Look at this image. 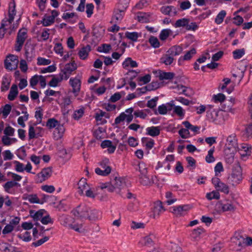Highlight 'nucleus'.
<instances>
[{
  "label": "nucleus",
  "mask_w": 252,
  "mask_h": 252,
  "mask_svg": "<svg viewBox=\"0 0 252 252\" xmlns=\"http://www.w3.org/2000/svg\"><path fill=\"white\" fill-rule=\"evenodd\" d=\"M243 179L242 170L239 163L235 164L232 169V172L228 178V182L233 186L240 183Z\"/></svg>",
  "instance_id": "f257e3e1"
},
{
  "label": "nucleus",
  "mask_w": 252,
  "mask_h": 252,
  "mask_svg": "<svg viewBox=\"0 0 252 252\" xmlns=\"http://www.w3.org/2000/svg\"><path fill=\"white\" fill-rule=\"evenodd\" d=\"M125 0H119L117 8L114 11V14L112 18V22L117 23L123 18L125 11L127 7V2H125V5L121 6Z\"/></svg>",
  "instance_id": "f03ea898"
},
{
  "label": "nucleus",
  "mask_w": 252,
  "mask_h": 252,
  "mask_svg": "<svg viewBox=\"0 0 252 252\" xmlns=\"http://www.w3.org/2000/svg\"><path fill=\"white\" fill-rule=\"evenodd\" d=\"M90 211L89 207L85 204H81L73 209L71 213L77 219L83 220L87 219Z\"/></svg>",
  "instance_id": "7ed1b4c3"
},
{
  "label": "nucleus",
  "mask_w": 252,
  "mask_h": 252,
  "mask_svg": "<svg viewBox=\"0 0 252 252\" xmlns=\"http://www.w3.org/2000/svg\"><path fill=\"white\" fill-rule=\"evenodd\" d=\"M224 112L221 110L213 109L207 112V117L215 124L220 125L224 122Z\"/></svg>",
  "instance_id": "20e7f679"
},
{
  "label": "nucleus",
  "mask_w": 252,
  "mask_h": 252,
  "mask_svg": "<svg viewBox=\"0 0 252 252\" xmlns=\"http://www.w3.org/2000/svg\"><path fill=\"white\" fill-rule=\"evenodd\" d=\"M224 148L225 151L227 150L232 152H236L237 150L238 144L235 133H232L227 137Z\"/></svg>",
  "instance_id": "39448f33"
},
{
  "label": "nucleus",
  "mask_w": 252,
  "mask_h": 252,
  "mask_svg": "<svg viewBox=\"0 0 252 252\" xmlns=\"http://www.w3.org/2000/svg\"><path fill=\"white\" fill-rule=\"evenodd\" d=\"M27 37V30L22 28L19 30L16 37L15 50L19 52L21 50L23 45Z\"/></svg>",
  "instance_id": "423d86ee"
},
{
  "label": "nucleus",
  "mask_w": 252,
  "mask_h": 252,
  "mask_svg": "<svg viewBox=\"0 0 252 252\" xmlns=\"http://www.w3.org/2000/svg\"><path fill=\"white\" fill-rule=\"evenodd\" d=\"M139 182L143 186H152L153 185V181H150V178L147 176V169L145 167V165L140 164L139 165Z\"/></svg>",
  "instance_id": "0eeeda50"
},
{
  "label": "nucleus",
  "mask_w": 252,
  "mask_h": 252,
  "mask_svg": "<svg viewBox=\"0 0 252 252\" xmlns=\"http://www.w3.org/2000/svg\"><path fill=\"white\" fill-rule=\"evenodd\" d=\"M18 63V57L10 54L7 56L6 59L4 60V67L6 69L12 71L17 68Z\"/></svg>",
  "instance_id": "6e6552de"
},
{
  "label": "nucleus",
  "mask_w": 252,
  "mask_h": 252,
  "mask_svg": "<svg viewBox=\"0 0 252 252\" xmlns=\"http://www.w3.org/2000/svg\"><path fill=\"white\" fill-rule=\"evenodd\" d=\"M244 237L239 234H235L231 238V245L234 251H239L244 247Z\"/></svg>",
  "instance_id": "1a4fd4ad"
},
{
  "label": "nucleus",
  "mask_w": 252,
  "mask_h": 252,
  "mask_svg": "<svg viewBox=\"0 0 252 252\" xmlns=\"http://www.w3.org/2000/svg\"><path fill=\"white\" fill-rule=\"evenodd\" d=\"M116 189V193L120 194L122 191L124 190V189H126V184L125 179L122 177H115L114 180L112 181Z\"/></svg>",
  "instance_id": "9d476101"
},
{
  "label": "nucleus",
  "mask_w": 252,
  "mask_h": 252,
  "mask_svg": "<svg viewBox=\"0 0 252 252\" xmlns=\"http://www.w3.org/2000/svg\"><path fill=\"white\" fill-rule=\"evenodd\" d=\"M156 240V235L154 233H150L148 235L142 238L139 243L143 246L150 247L154 246Z\"/></svg>",
  "instance_id": "9b49d317"
},
{
  "label": "nucleus",
  "mask_w": 252,
  "mask_h": 252,
  "mask_svg": "<svg viewBox=\"0 0 252 252\" xmlns=\"http://www.w3.org/2000/svg\"><path fill=\"white\" fill-rule=\"evenodd\" d=\"M161 12L164 15L174 16L177 14L176 8L172 5L163 6L160 8Z\"/></svg>",
  "instance_id": "f8f14e48"
},
{
  "label": "nucleus",
  "mask_w": 252,
  "mask_h": 252,
  "mask_svg": "<svg viewBox=\"0 0 252 252\" xmlns=\"http://www.w3.org/2000/svg\"><path fill=\"white\" fill-rule=\"evenodd\" d=\"M69 83L71 87H72V92L74 94L75 96H77L78 94V93L80 91L81 87V81L79 79L75 78H70Z\"/></svg>",
  "instance_id": "ddd939ff"
},
{
  "label": "nucleus",
  "mask_w": 252,
  "mask_h": 252,
  "mask_svg": "<svg viewBox=\"0 0 252 252\" xmlns=\"http://www.w3.org/2000/svg\"><path fill=\"white\" fill-rule=\"evenodd\" d=\"M165 211L162 204V202L160 201H158L154 204L153 208V217L156 219L158 217L161 213Z\"/></svg>",
  "instance_id": "4468645a"
},
{
  "label": "nucleus",
  "mask_w": 252,
  "mask_h": 252,
  "mask_svg": "<svg viewBox=\"0 0 252 252\" xmlns=\"http://www.w3.org/2000/svg\"><path fill=\"white\" fill-rule=\"evenodd\" d=\"M189 19L187 18L180 19L176 21L174 26L175 28L186 27L187 30H191V29L194 28L191 27L190 25H189Z\"/></svg>",
  "instance_id": "2eb2a0df"
},
{
  "label": "nucleus",
  "mask_w": 252,
  "mask_h": 252,
  "mask_svg": "<svg viewBox=\"0 0 252 252\" xmlns=\"http://www.w3.org/2000/svg\"><path fill=\"white\" fill-rule=\"evenodd\" d=\"M183 51L182 47L179 45H175L170 48L166 52L169 55L172 56L173 58L174 56H178L181 54Z\"/></svg>",
  "instance_id": "dca6fc26"
},
{
  "label": "nucleus",
  "mask_w": 252,
  "mask_h": 252,
  "mask_svg": "<svg viewBox=\"0 0 252 252\" xmlns=\"http://www.w3.org/2000/svg\"><path fill=\"white\" fill-rule=\"evenodd\" d=\"M64 130L65 128L63 125L60 124L58 125V126L55 128L53 132L54 138L56 140H58L62 138Z\"/></svg>",
  "instance_id": "f3484780"
},
{
  "label": "nucleus",
  "mask_w": 252,
  "mask_h": 252,
  "mask_svg": "<svg viewBox=\"0 0 252 252\" xmlns=\"http://www.w3.org/2000/svg\"><path fill=\"white\" fill-rule=\"evenodd\" d=\"M204 232V229L200 227L193 229L190 235L191 240L194 241H198L200 239L201 235Z\"/></svg>",
  "instance_id": "a211bd4d"
},
{
  "label": "nucleus",
  "mask_w": 252,
  "mask_h": 252,
  "mask_svg": "<svg viewBox=\"0 0 252 252\" xmlns=\"http://www.w3.org/2000/svg\"><path fill=\"white\" fill-rule=\"evenodd\" d=\"M46 211L44 209H40L37 212L34 210H30V216L33 218L34 221L41 220Z\"/></svg>",
  "instance_id": "6ab92c4d"
},
{
  "label": "nucleus",
  "mask_w": 252,
  "mask_h": 252,
  "mask_svg": "<svg viewBox=\"0 0 252 252\" xmlns=\"http://www.w3.org/2000/svg\"><path fill=\"white\" fill-rule=\"evenodd\" d=\"M16 4L15 1L13 0L12 3H11L9 5V12H8V17L9 18L8 20L6 21H8L10 24H11L14 18V16L16 14V10H15Z\"/></svg>",
  "instance_id": "aec40b11"
},
{
  "label": "nucleus",
  "mask_w": 252,
  "mask_h": 252,
  "mask_svg": "<svg viewBox=\"0 0 252 252\" xmlns=\"http://www.w3.org/2000/svg\"><path fill=\"white\" fill-rule=\"evenodd\" d=\"M100 218L101 213L100 211L95 209H90V211L89 212L88 217H87V219H88L90 220L95 221L99 219Z\"/></svg>",
  "instance_id": "412c9836"
},
{
  "label": "nucleus",
  "mask_w": 252,
  "mask_h": 252,
  "mask_svg": "<svg viewBox=\"0 0 252 252\" xmlns=\"http://www.w3.org/2000/svg\"><path fill=\"white\" fill-rule=\"evenodd\" d=\"M190 209L188 205H180L173 207L172 212L176 215H181L184 212L187 211Z\"/></svg>",
  "instance_id": "4be33fe9"
},
{
  "label": "nucleus",
  "mask_w": 252,
  "mask_h": 252,
  "mask_svg": "<svg viewBox=\"0 0 252 252\" xmlns=\"http://www.w3.org/2000/svg\"><path fill=\"white\" fill-rule=\"evenodd\" d=\"M160 128L159 126H151L146 128V134L153 137L157 136L160 134Z\"/></svg>",
  "instance_id": "5701e85b"
},
{
  "label": "nucleus",
  "mask_w": 252,
  "mask_h": 252,
  "mask_svg": "<svg viewBox=\"0 0 252 252\" xmlns=\"http://www.w3.org/2000/svg\"><path fill=\"white\" fill-rule=\"evenodd\" d=\"M20 184L16 182L13 181H8L5 183L3 186L5 192L12 193L11 189L15 187H19Z\"/></svg>",
  "instance_id": "b1692460"
},
{
  "label": "nucleus",
  "mask_w": 252,
  "mask_h": 252,
  "mask_svg": "<svg viewBox=\"0 0 252 252\" xmlns=\"http://www.w3.org/2000/svg\"><path fill=\"white\" fill-rule=\"evenodd\" d=\"M52 174V169L51 167H48L43 169L38 174V177L41 176L43 180H45L51 177Z\"/></svg>",
  "instance_id": "393cba45"
},
{
  "label": "nucleus",
  "mask_w": 252,
  "mask_h": 252,
  "mask_svg": "<svg viewBox=\"0 0 252 252\" xmlns=\"http://www.w3.org/2000/svg\"><path fill=\"white\" fill-rule=\"evenodd\" d=\"M217 205L219 208H221L223 212H234L235 210V207L231 203L226 202L224 204L220 203Z\"/></svg>",
  "instance_id": "a878e982"
},
{
  "label": "nucleus",
  "mask_w": 252,
  "mask_h": 252,
  "mask_svg": "<svg viewBox=\"0 0 252 252\" xmlns=\"http://www.w3.org/2000/svg\"><path fill=\"white\" fill-rule=\"evenodd\" d=\"M18 94V90L17 86L16 84H13L10 88L7 98L9 100L12 101L15 99Z\"/></svg>",
  "instance_id": "bb28decb"
},
{
  "label": "nucleus",
  "mask_w": 252,
  "mask_h": 252,
  "mask_svg": "<svg viewBox=\"0 0 252 252\" xmlns=\"http://www.w3.org/2000/svg\"><path fill=\"white\" fill-rule=\"evenodd\" d=\"M137 19L141 23H149L151 21V14L149 13H139Z\"/></svg>",
  "instance_id": "cd10ccee"
},
{
  "label": "nucleus",
  "mask_w": 252,
  "mask_h": 252,
  "mask_svg": "<svg viewBox=\"0 0 252 252\" xmlns=\"http://www.w3.org/2000/svg\"><path fill=\"white\" fill-rule=\"evenodd\" d=\"M99 187L101 189H107V191L110 192H116V189L113 185L112 182L111 183L106 182L104 183H100L99 185Z\"/></svg>",
  "instance_id": "c85d7f7f"
},
{
  "label": "nucleus",
  "mask_w": 252,
  "mask_h": 252,
  "mask_svg": "<svg viewBox=\"0 0 252 252\" xmlns=\"http://www.w3.org/2000/svg\"><path fill=\"white\" fill-rule=\"evenodd\" d=\"M78 192L80 194H83L84 190L88 189V185L86 179L82 178L78 183Z\"/></svg>",
  "instance_id": "c756f323"
},
{
  "label": "nucleus",
  "mask_w": 252,
  "mask_h": 252,
  "mask_svg": "<svg viewBox=\"0 0 252 252\" xmlns=\"http://www.w3.org/2000/svg\"><path fill=\"white\" fill-rule=\"evenodd\" d=\"M196 54V50L192 48L190 50L188 51L183 57H180L178 60L179 64H180L181 62L185 60H190L193 55Z\"/></svg>",
  "instance_id": "7c9ffc66"
},
{
  "label": "nucleus",
  "mask_w": 252,
  "mask_h": 252,
  "mask_svg": "<svg viewBox=\"0 0 252 252\" xmlns=\"http://www.w3.org/2000/svg\"><path fill=\"white\" fill-rule=\"evenodd\" d=\"M91 50V46L87 45L86 47H84L78 52V55L80 58L82 60H85L88 56L89 52Z\"/></svg>",
  "instance_id": "2f4dec72"
},
{
  "label": "nucleus",
  "mask_w": 252,
  "mask_h": 252,
  "mask_svg": "<svg viewBox=\"0 0 252 252\" xmlns=\"http://www.w3.org/2000/svg\"><path fill=\"white\" fill-rule=\"evenodd\" d=\"M10 84V80L7 76H3L1 81L0 89L1 92L8 90Z\"/></svg>",
  "instance_id": "473e14b6"
},
{
  "label": "nucleus",
  "mask_w": 252,
  "mask_h": 252,
  "mask_svg": "<svg viewBox=\"0 0 252 252\" xmlns=\"http://www.w3.org/2000/svg\"><path fill=\"white\" fill-rule=\"evenodd\" d=\"M59 220L62 224L65 226H68L70 225L71 221V217L66 215H63L59 217Z\"/></svg>",
  "instance_id": "72a5a7b5"
},
{
  "label": "nucleus",
  "mask_w": 252,
  "mask_h": 252,
  "mask_svg": "<svg viewBox=\"0 0 252 252\" xmlns=\"http://www.w3.org/2000/svg\"><path fill=\"white\" fill-rule=\"evenodd\" d=\"M160 63H164L165 65H170L174 61V58L168 55L167 52L165 54L163 55L160 59Z\"/></svg>",
  "instance_id": "f704fd0d"
},
{
  "label": "nucleus",
  "mask_w": 252,
  "mask_h": 252,
  "mask_svg": "<svg viewBox=\"0 0 252 252\" xmlns=\"http://www.w3.org/2000/svg\"><path fill=\"white\" fill-rule=\"evenodd\" d=\"M122 65L124 68H126L129 66H130L131 67H137L138 64L136 61H133L131 58H127L123 63Z\"/></svg>",
  "instance_id": "c9c22d12"
},
{
  "label": "nucleus",
  "mask_w": 252,
  "mask_h": 252,
  "mask_svg": "<svg viewBox=\"0 0 252 252\" xmlns=\"http://www.w3.org/2000/svg\"><path fill=\"white\" fill-rule=\"evenodd\" d=\"M175 76L173 72H161L159 73L158 77L160 80H171Z\"/></svg>",
  "instance_id": "e433bc0d"
},
{
  "label": "nucleus",
  "mask_w": 252,
  "mask_h": 252,
  "mask_svg": "<svg viewBox=\"0 0 252 252\" xmlns=\"http://www.w3.org/2000/svg\"><path fill=\"white\" fill-rule=\"evenodd\" d=\"M168 111V106L166 104H162L158 107V110L155 109L154 113L156 115L159 114L160 115H165Z\"/></svg>",
  "instance_id": "4c0bfd02"
},
{
  "label": "nucleus",
  "mask_w": 252,
  "mask_h": 252,
  "mask_svg": "<svg viewBox=\"0 0 252 252\" xmlns=\"http://www.w3.org/2000/svg\"><path fill=\"white\" fill-rule=\"evenodd\" d=\"M126 37L132 41L136 42L140 34L137 32H127L125 33Z\"/></svg>",
  "instance_id": "58836bf2"
},
{
  "label": "nucleus",
  "mask_w": 252,
  "mask_h": 252,
  "mask_svg": "<svg viewBox=\"0 0 252 252\" xmlns=\"http://www.w3.org/2000/svg\"><path fill=\"white\" fill-rule=\"evenodd\" d=\"M60 123L54 118L49 119L46 123V126L49 128H56Z\"/></svg>",
  "instance_id": "ea45409f"
},
{
  "label": "nucleus",
  "mask_w": 252,
  "mask_h": 252,
  "mask_svg": "<svg viewBox=\"0 0 252 252\" xmlns=\"http://www.w3.org/2000/svg\"><path fill=\"white\" fill-rule=\"evenodd\" d=\"M111 171V167H107V168L103 170L100 168H96L95 169V173L99 175L106 176L110 173Z\"/></svg>",
  "instance_id": "a19ab883"
},
{
  "label": "nucleus",
  "mask_w": 252,
  "mask_h": 252,
  "mask_svg": "<svg viewBox=\"0 0 252 252\" xmlns=\"http://www.w3.org/2000/svg\"><path fill=\"white\" fill-rule=\"evenodd\" d=\"M172 32V31L169 29L162 30L160 32L159 37L160 40L164 41L168 38V37Z\"/></svg>",
  "instance_id": "79ce46f5"
},
{
  "label": "nucleus",
  "mask_w": 252,
  "mask_h": 252,
  "mask_svg": "<svg viewBox=\"0 0 252 252\" xmlns=\"http://www.w3.org/2000/svg\"><path fill=\"white\" fill-rule=\"evenodd\" d=\"M216 189L218 190L223 192L226 194H228L229 192L228 186L226 184H224L222 182L220 183V184L217 187Z\"/></svg>",
  "instance_id": "37998d69"
},
{
  "label": "nucleus",
  "mask_w": 252,
  "mask_h": 252,
  "mask_svg": "<svg viewBox=\"0 0 252 252\" xmlns=\"http://www.w3.org/2000/svg\"><path fill=\"white\" fill-rule=\"evenodd\" d=\"M149 42L151 46L154 48H158L160 46V43L157 37L151 36L149 39Z\"/></svg>",
  "instance_id": "c03bdc74"
},
{
  "label": "nucleus",
  "mask_w": 252,
  "mask_h": 252,
  "mask_svg": "<svg viewBox=\"0 0 252 252\" xmlns=\"http://www.w3.org/2000/svg\"><path fill=\"white\" fill-rule=\"evenodd\" d=\"M55 20L53 16H48L44 18L41 21V23L45 27L48 26L54 23Z\"/></svg>",
  "instance_id": "a18cd8bd"
},
{
  "label": "nucleus",
  "mask_w": 252,
  "mask_h": 252,
  "mask_svg": "<svg viewBox=\"0 0 252 252\" xmlns=\"http://www.w3.org/2000/svg\"><path fill=\"white\" fill-rule=\"evenodd\" d=\"M124 190L122 191L120 195L123 198H127L128 199L135 198V195L131 193L127 189H124Z\"/></svg>",
  "instance_id": "49530a36"
},
{
  "label": "nucleus",
  "mask_w": 252,
  "mask_h": 252,
  "mask_svg": "<svg viewBox=\"0 0 252 252\" xmlns=\"http://www.w3.org/2000/svg\"><path fill=\"white\" fill-rule=\"evenodd\" d=\"M104 117L105 118L109 119L110 115L108 113H107L102 110H99V112L95 113V118L96 121H100L102 120V118Z\"/></svg>",
  "instance_id": "de8ad7c7"
},
{
  "label": "nucleus",
  "mask_w": 252,
  "mask_h": 252,
  "mask_svg": "<svg viewBox=\"0 0 252 252\" xmlns=\"http://www.w3.org/2000/svg\"><path fill=\"white\" fill-rule=\"evenodd\" d=\"M158 100V97L156 96L154 98L148 101L147 103V106L151 109L155 110V108L157 106V101Z\"/></svg>",
  "instance_id": "09e8293b"
},
{
  "label": "nucleus",
  "mask_w": 252,
  "mask_h": 252,
  "mask_svg": "<svg viewBox=\"0 0 252 252\" xmlns=\"http://www.w3.org/2000/svg\"><path fill=\"white\" fill-rule=\"evenodd\" d=\"M17 237L25 242H29L31 240L32 237L31 236L30 232L26 231L24 233L19 234Z\"/></svg>",
  "instance_id": "8fccbe9b"
},
{
  "label": "nucleus",
  "mask_w": 252,
  "mask_h": 252,
  "mask_svg": "<svg viewBox=\"0 0 252 252\" xmlns=\"http://www.w3.org/2000/svg\"><path fill=\"white\" fill-rule=\"evenodd\" d=\"M226 13L224 10H221L215 19V22L217 24H221L224 18L225 17Z\"/></svg>",
  "instance_id": "3c124183"
},
{
  "label": "nucleus",
  "mask_w": 252,
  "mask_h": 252,
  "mask_svg": "<svg viewBox=\"0 0 252 252\" xmlns=\"http://www.w3.org/2000/svg\"><path fill=\"white\" fill-rule=\"evenodd\" d=\"M182 124L187 128L190 129L193 132H197L200 129L199 127L192 125L189 121H184Z\"/></svg>",
  "instance_id": "603ef678"
},
{
  "label": "nucleus",
  "mask_w": 252,
  "mask_h": 252,
  "mask_svg": "<svg viewBox=\"0 0 252 252\" xmlns=\"http://www.w3.org/2000/svg\"><path fill=\"white\" fill-rule=\"evenodd\" d=\"M251 146L248 144H242L240 148H238L237 150L244 151L246 153V155H250L251 153Z\"/></svg>",
  "instance_id": "864d4df0"
},
{
  "label": "nucleus",
  "mask_w": 252,
  "mask_h": 252,
  "mask_svg": "<svg viewBox=\"0 0 252 252\" xmlns=\"http://www.w3.org/2000/svg\"><path fill=\"white\" fill-rule=\"evenodd\" d=\"M214 148L211 149L208 152V155L206 157L205 159L207 162L211 163L215 161V158L213 157V153L214 152Z\"/></svg>",
  "instance_id": "5fc2aeb1"
},
{
  "label": "nucleus",
  "mask_w": 252,
  "mask_h": 252,
  "mask_svg": "<svg viewBox=\"0 0 252 252\" xmlns=\"http://www.w3.org/2000/svg\"><path fill=\"white\" fill-rule=\"evenodd\" d=\"M12 107L9 104H5L2 108L1 113L4 118H6L7 116L10 114L11 110Z\"/></svg>",
  "instance_id": "6e6d98bb"
},
{
  "label": "nucleus",
  "mask_w": 252,
  "mask_h": 252,
  "mask_svg": "<svg viewBox=\"0 0 252 252\" xmlns=\"http://www.w3.org/2000/svg\"><path fill=\"white\" fill-rule=\"evenodd\" d=\"M77 68L76 64L75 63H68L65 64L64 69L69 72L70 73H72L73 71H74Z\"/></svg>",
  "instance_id": "4d7b16f0"
},
{
  "label": "nucleus",
  "mask_w": 252,
  "mask_h": 252,
  "mask_svg": "<svg viewBox=\"0 0 252 252\" xmlns=\"http://www.w3.org/2000/svg\"><path fill=\"white\" fill-rule=\"evenodd\" d=\"M244 54L245 50L244 49H237L233 52V58L235 59H239L244 55Z\"/></svg>",
  "instance_id": "13d9d810"
},
{
  "label": "nucleus",
  "mask_w": 252,
  "mask_h": 252,
  "mask_svg": "<svg viewBox=\"0 0 252 252\" xmlns=\"http://www.w3.org/2000/svg\"><path fill=\"white\" fill-rule=\"evenodd\" d=\"M133 115L135 118H140L145 119L147 117V113H145L143 110H137L133 112Z\"/></svg>",
  "instance_id": "bf43d9fd"
},
{
  "label": "nucleus",
  "mask_w": 252,
  "mask_h": 252,
  "mask_svg": "<svg viewBox=\"0 0 252 252\" xmlns=\"http://www.w3.org/2000/svg\"><path fill=\"white\" fill-rule=\"evenodd\" d=\"M220 193L218 191H213L211 192L207 193L206 197L208 199L211 200L213 199H219Z\"/></svg>",
  "instance_id": "052dcab7"
},
{
  "label": "nucleus",
  "mask_w": 252,
  "mask_h": 252,
  "mask_svg": "<svg viewBox=\"0 0 252 252\" xmlns=\"http://www.w3.org/2000/svg\"><path fill=\"white\" fill-rule=\"evenodd\" d=\"M13 163L15 164V170L18 172H23L25 170L24 164L18 161L15 160Z\"/></svg>",
  "instance_id": "680f3d73"
},
{
  "label": "nucleus",
  "mask_w": 252,
  "mask_h": 252,
  "mask_svg": "<svg viewBox=\"0 0 252 252\" xmlns=\"http://www.w3.org/2000/svg\"><path fill=\"white\" fill-rule=\"evenodd\" d=\"M37 60V64L39 65H48L51 63V60L42 57H38Z\"/></svg>",
  "instance_id": "e2e57ef3"
},
{
  "label": "nucleus",
  "mask_w": 252,
  "mask_h": 252,
  "mask_svg": "<svg viewBox=\"0 0 252 252\" xmlns=\"http://www.w3.org/2000/svg\"><path fill=\"white\" fill-rule=\"evenodd\" d=\"M62 81V78L59 77H53L51 80L49 82L48 85L52 87H56L58 86V83Z\"/></svg>",
  "instance_id": "0e129e2a"
},
{
  "label": "nucleus",
  "mask_w": 252,
  "mask_h": 252,
  "mask_svg": "<svg viewBox=\"0 0 252 252\" xmlns=\"http://www.w3.org/2000/svg\"><path fill=\"white\" fill-rule=\"evenodd\" d=\"M174 113L181 117H183L185 115V111L180 106H175L174 107Z\"/></svg>",
  "instance_id": "69168bd1"
},
{
  "label": "nucleus",
  "mask_w": 252,
  "mask_h": 252,
  "mask_svg": "<svg viewBox=\"0 0 252 252\" xmlns=\"http://www.w3.org/2000/svg\"><path fill=\"white\" fill-rule=\"evenodd\" d=\"M188 128H181L179 131V134L182 138H187L189 136V132Z\"/></svg>",
  "instance_id": "338daca9"
},
{
  "label": "nucleus",
  "mask_w": 252,
  "mask_h": 252,
  "mask_svg": "<svg viewBox=\"0 0 252 252\" xmlns=\"http://www.w3.org/2000/svg\"><path fill=\"white\" fill-rule=\"evenodd\" d=\"M244 134L248 139L252 138V124L249 125L246 128Z\"/></svg>",
  "instance_id": "774afa93"
}]
</instances>
